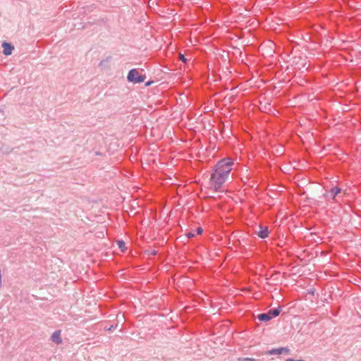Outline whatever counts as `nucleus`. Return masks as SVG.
Returning <instances> with one entry per match:
<instances>
[{
    "label": "nucleus",
    "instance_id": "obj_1",
    "mask_svg": "<svg viewBox=\"0 0 361 361\" xmlns=\"http://www.w3.org/2000/svg\"><path fill=\"white\" fill-rule=\"evenodd\" d=\"M233 165V161L231 158L223 159L216 163L209 179L211 189L215 192L221 191L222 185L228 178Z\"/></svg>",
    "mask_w": 361,
    "mask_h": 361
},
{
    "label": "nucleus",
    "instance_id": "obj_2",
    "mask_svg": "<svg viewBox=\"0 0 361 361\" xmlns=\"http://www.w3.org/2000/svg\"><path fill=\"white\" fill-rule=\"evenodd\" d=\"M106 226L100 225L95 228L94 250L96 251L102 250L104 247L107 246L109 239L105 237Z\"/></svg>",
    "mask_w": 361,
    "mask_h": 361
},
{
    "label": "nucleus",
    "instance_id": "obj_3",
    "mask_svg": "<svg viewBox=\"0 0 361 361\" xmlns=\"http://www.w3.org/2000/svg\"><path fill=\"white\" fill-rule=\"evenodd\" d=\"M145 79V76L140 75L135 68L131 69L127 76L128 81L134 84L142 82Z\"/></svg>",
    "mask_w": 361,
    "mask_h": 361
},
{
    "label": "nucleus",
    "instance_id": "obj_4",
    "mask_svg": "<svg viewBox=\"0 0 361 361\" xmlns=\"http://www.w3.org/2000/svg\"><path fill=\"white\" fill-rule=\"evenodd\" d=\"M94 321V323L93 325H92V332L95 330H100L103 329L104 331H108L109 326L107 324V322H102L97 320V317H92V322Z\"/></svg>",
    "mask_w": 361,
    "mask_h": 361
},
{
    "label": "nucleus",
    "instance_id": "obj_5",
    "mask_svg": "<svg viewBox=\"0 0 361 361\" xmlns=\"http://www.w3.org/2000/svg\"><path fill=\"white\" fill-rule=\"evenodd\" d=\"M290 350L288 347H281L279 348H273L267 352V355H281L289 354Z\"/></svg>",
    "mask_w": 361,
    "mask_h": 361
},
{
    "label": "nucleus",
    "instance_id": "obj_6",
    "mask_svg": "<svg viewBox=\"0 0 361 361\" xmlns=\"http://www.w3.org/2000/svg\"><path fill=\"white\" fill-rule=\"evenodd\" d=\"M258 228L259 230H256L255 233L260 238L264 239L269 236V231L267 226L259 225Z\"/></svg>",
    "mask_w": 361,
    "mask_h": 361
},
{
    "label": "nucleus",
    "instance_id": "obj_7",
    "mask_svg": "<svg viewBox=\"0 0 361 361\" xmlns=\"http://www.w3.org/2000/svg\"><path fill=\"white\" fill-rule=\"evenodd\" d=\"M94 150V154L95 156H99L101 157V161H103V163L101 165V168H104V164L106 163V151L104 150Z\"/></svg>",
    "mask_w": 361,
    "mask_h": 361
},
{
    "label": "nucleus",
    "instance_id": "obj_8",
    "mask_svg": "<svg viewBox=\"0 0 361 361\" xmlns=\"http://www.w3.org/2000/svg\"><path fill=\"white\" fill-rule=\"evenodd\" d=\"M2 47H3V53L6 56L11 54L12 51L13 50V47L6 42H4L2 44Z\"/></svg>",
    "mask_w": 361,
    "mask_h": 361
},
{
    "label": "nucleus",
    "instance_id": "obj_9",
    "mask_svg": "<svg viewBox=\"0 0 361 361\" xmlns=\"http://www.w3.org/2000/svg\"><path fill=\"white\" fill-rule=\"evenodd\" d=\"M51 341L56 344H60L62 342L60 331H56L53 333L51 336Z\"/></svg>",
    "mask_w": 361,
    "mask_h": 361
},
{
    "label": "nucleus",
    "instance_id": "obj_10",
    "mask_svg": "<svg viewBox=\"0 0 361 361\" xmlns=\"http://www.w3.org/2000/svg\"><path fill=\"white\" fill-rule=\"evenodd\" d=\"M257 319L260 322H269V320L271 319V316L269 315V314H268V312H267V313H261V314L257 315Z\"/></svg>",
    "mask_w": 361,
    "mask_h": 361
},
{
    "label": "nucleus",
    "instance_id": "obj_11",
    "mask_svg": "<svg viewBox=\"0 0 361 361\" xmlns=\"http://www.w3.org/2000/svg\"><path fill=\"white\" fill-rule=\"evenodd\" d=\"M281 311V307H278L277 308L270 309L268 311V314L271 316V319L273 317H276L279 315L280 312Z\"/></svg>",
    "mask_w": 361,
    "mask_h": 361
},
{
    "label": "nucleus",
    "instance_id": "obj_12",
    "mask_svg": "<svg viewBox=\"0 0 361 361\" xmlns=\"http://www.w3.org/2000/svg\"><path fill=\"white\" fill-rule=\"evenodd\" d=\"M341 189L338 187H334L329 190V194L331 195L332 199H334L338 193H340Z\"/></svg>",
    "mask_w": 361,
    "mask_h": 361
},
{
    "label": "nucleus",
    "instance_id": "obj_13",
    "mask_svg": "<svg viewBox=\"0 0 361 361\" xmlns=\"http://www.w3.org/2000/svg\"><path fill=\"white\" fill-rule=\"evenodd\" d=\"M117 244L118 245V247L121 249V250L122 252H124L125 250L126 249L125 242L122 240H120L117 241Z\"/></svg>",
    "mask_w": 361,
    "mask_h": 361
},
{
    "label": "nucleus",
    "instance_id": "obj_14",
    "mask_svg": "<svg viewBox=\"0 0 361 361\" xmlns=\"http://www.w3.org/2000/svg\"><path fill=\"white\" fill-rule=\"evenodd\" d=\"M179 58L180 59L183 61V62H186L187 61V59H185V56L183 54H179Z\"/></svg>",
    "mask_w": 361,
    "mask_h": 361
},
{
    "label": "nucleus",
    "instance_id": "obj_15",
    "mask_svg": "<svg viewBox=\"0 0 361 361\" xmlns=\"http://www.w3.org/2000/svg\"><path fill=\"white\" fill-rule=\"evenodd\" d=\"M197 235H201L203 233V229L202 227H198L197 228Z\"/></svg>",
    "mask_w": 361,
    "mask_h": 361
},
{
    "label": "nucleus",
    "instance_id": "obj_16",
    "mask_svg": "<svg viewBox=\"0 0 361 361\" xmlns=\"http://www.w3.org/2000/svg\"><path fill=\"white\" fill-rule=\"evenodd\" d=\"M186 235L188 238H192L195 237V234L192 232H189L186 234Z\"/></svg>",
    "mask_w": 361,
    "mask_h": 361
},
{
    "label": "nucleus",
    "instance_id": "obj_17",
    "mask_svg": "<svg viewBox=\"0 0 361 361\" xmlns=\"http://www.w3.org/2000/svg\"><path fill=\"white\" fill-rule=\"evenodd\" d=\"M239 360H240V361H252L254 360L252 358H250V357H243V358H239Z\"/></svg>",
    "mask_w": 361,
    "mask_h": 361
},
{
    "label": "nucleus",
    "instance_id": "obj_18",
    "mask_svg": "<svg viewBox=\"0 0 361 361\" xmlns=\"http://www.w3.org/2000/svg\"><path fill=\"white\" fill-rule=\"evenodd\" d=\"M286 361H304L303 360H294L293 358H288Z\"/></svg>",
    "mask_w": 361,
    "mask_h": 361
},
{
    "label": "nucleus",
    "instance_id": "obj_19",
    "mask_svg": "<svg viewBox=\"0 0 361 361\" xmlns=\"http://www.w3.org/2000/svg\"><path fill=\"white\" fill-rule=\"evenodd\" d=\"M154 82L153 81H148L145 83V86L147 87L149 85H150L151 84H152Z\"/></svg>",
    "mask_w": 361,
    "mask_h": 361
},
{
    "label": "nucleus",
    "instance_id": "obj_20",
    "mask_svg": "<svg viewBox=\"0 0 361 361\" xmlns=\"http://www.w3.org/2000/svg\"><path fill=\"white\" fill-rule=\"evenodd\" d=\"M114 328V325H110L108 331H111Z\"/></svg>",
    "mask_w": 361,
    "mask_h": 361
},
{
    "label": "nucleus",
    "instance_id": "obj_21",
    "mask_svg": "<svg viewBox=\"0 0 361 361\" xmlns=\"http://www.w3.org/2000/svg\"><path fill=\"white\" fill-rule=\"evenodd\" d=\"M157 254V252L156 250H153V251L152 252V255H156Z\"/></svg>",
    "mask_w": 361,
    "mask_h": 361
},
{
    "label": "nucleus",
    "instance_id": "obj_22",
    "mask_svg": "<svg viewBox=\"0 0 361 361\" xmlns=\"http://www.w3.org/2000/svg\"><path fill=\"white\" fill-rule=\"evenodd\" d=\"M103 63H104V61H101V62H100V63H99V65H100V66H102V65H103Z\"/></svg>",
    "mask_w": 361,
    "mask_h": 361
},
{
    "label": "nucleus",
    "instance_id": "obj_23",
    "mask_svg": "<svg viewBox=\"0 0 361 361\" xmlns=\"http://www.w3.org/2000/svg\"><path fill=\"white\" fill-rule=\"evenodd\" d=\"M235 87H231L230 90H231V91H233V90H235Z\"/></svg>",
    "mask_w": 361,
    "mask_h": 361
},
{
    "label": "nucleus",
    "instance_id": "obj_24",
    "mask_svg": "<svg viewBox=\"0 0 361 361\" xmlns=\"http://www.w3.org/2000/svg\"><path fill=\"white\" fill-rule=\"evenodd\" d=\"M310 293L314 294V290H310Z\"/></svg>",
    "mask_w": 361,
    "mask_h": 361
}]
</instances>
